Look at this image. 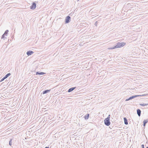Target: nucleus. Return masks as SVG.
I'll return each mask as SVG.
<instances>
[{
    "instance_id": "1",
    "label": "nucleus",
    "mask_w": 148,
    "mask_h": 148,
    "mask_svg": "<svg viewBox=\"0 0 148 148\" xmlns=\"http://www.w3.org/2000/svg\"><path fill=\"white\" fill-rule=\"evenodd\" d=\"M116 45L114 46V47H112L110 48L111 49H113L116 48H120L123 47L125 46L126 43L125 42H118L116 43Z\"/></svg>"
},
{
    "instance_id": "2",
    "label": "nucleus",
    "mask_w": 148,
    "mask_h": 148,
    "mask_svg": "<svg viewBox=\"0 0 148 148\" xmlns=\"http://www.w3.org/2000/svg\"><path fill=\"white\" fill-rule=\"evenodd\" d=\"M104 123L106 125L109 126L110 124V119L108 118H106L104 120Z\"/></svg>"
},
{
    "instance_id": "3",
    "label": "nucleus",
    "mask_w": 148,
    "mask_h": 148,
    "mask_svg": "<svg viewBox=\"0 0 148 148\" xmlns=\"http://www.w3.org/2000/svg\"><path fill=\"white\" fill-rule=\"evenodd\" d=\"M36 2L32 3V5L30 6V8L31 10L35 9L36 7V3H35Z\"/></svg>"
},
{
    "instance_id": "4",
    "label": "nucleus",
    "mask_w": 148,
    "mask_h": 148,
    "mask_svg": "<svg viewBox=\"0 0 148 148\" xmlns=\"http://www.w3.org/2000/svg\"><path fill=\"white\" fill-rule=\"evenodd\" d=\"M71 21V17L68 16H67L65 18V23H69Z\"/></svg>"
},
{
    "instance_id": "5",
    "label": "nucleus",
    "mask_w": 148,
    "mask_h": 148,
    "mask_svg": "<svg viewBox=\"0 0 148 148\" xmlns=\"http://www.w3.org/2000/svg\"><path fill=\"white\" fill-rule=\"evenodd\" d=\"M34 52L32 51H28L26 53L29 56H30L33 54Z\"/></svg>"
},
{
    "instance_id": "6",
    "label": "nucleus",
    "mask_w": 148,
    "mask_h": 148,
    "mask_svg": "<svg viewBox=\"0 0 148 148\" xmlns=\"http://www.w3.org/2000/svg\"><path fill=\"white\" fill-rule=\"evenodd\" d=\"M140 95H134V96H131L129 98V99H130V100H131L132 99H133L136 97H139V96H140Z\"/></svg>"
},
{
    "instance_id": "7",
    "label": "nucleus",
    "mask_w": 148,
    "mask_h": 148,
    "mask_svg": "<svg viewBox=\"0 0 148 148\" xmlns=\"http://www.w3.org/2000/svg\"><path fill=\"white\" fill-rule=\"evenodd\" d=\"M76 87H71L68 90V92H69L72 91L73 90H74L75 88Z\"/></svg>"
},
{
    "instance_id": "8",
    "label": "nucleus",
    "mask_w": 148,
    "mask_h": 148,
    "mask_svg": "<svg viewBox=\"0 0 148 148\" xmlns=\"http://www.w3.org/2000/svg\"><path fill=\"white\" fill-rule=\"evenodd\" d=\"M50 90H51V89H50V90H44L43 92L42 93L43 94H45L47 93H48L49 92Z\"/></svg>"
},
{
    "instance_id": "9",
    "label": "nucleus",
    "mask_w": 148,
    "mask_h": 148,
    "mask_svg": "<svg viewBox=\"0 0 148 148\" xmlns=\"http://www.w3.org/2000/svg\"><path fill=\"white\" fill-rule=\"evenodd\" d=\"M137 114L139 116H140L141 114V110L139 109H137Z\"/></svg>"
},
{
    "instance_id": "10",
    "label": "nucleus",
    "mask_w": 148,
    "mask_h": 148,
    "mask_svg": "<svg viewBox=\"0 0 148 148\" xmlns=\"http://www.w3.org/2000/svg\"><path fill=\"white\" fill-rule=\"evenodd\" d=\"M124 123L125 125H127L128 124V121L126 117L124 118Z\"/></svg>"
},
{
    "instance_id": "11",
    "label": "nucleus",
    "mask_w": 148,
    "mask_h": 148,
    "mask_svg": "<svg viewBox=\"0 0 148 148\" xmlns=\"http://www.w3.org/2000/svg\"><path fill=\"white\" fill-rule=\"evenodd\" d=\"M45 73L43 72H36V75H43L45 74Z\"/></svg>"
},
{
    "instance_id": "12",
    "label": "nucleus",
    "mask_w": 148,
    "mask_h": 148,
    "mask_svg": "<svg viewBox=\"0 0 148 148\" xmlns=\"http://www.w3.org/2000/svg\"><path fill=\"white\" fill-rule=\"evenodd\" d=\"M89 116V114H87L86 115H85L84 116V118L85 119H88Z\"/></svg>"
},
{
    "instance_id": "13",
    "label": "nucleus",
    "mask_w": 148,
    "mask_h": 148,
    "mask_svg": "<svg viewBox=\"0 0 148 148\" xmlns=\"http://www.w3.org/2000/svg\"><path fill=\"white\" fill-rule=\"evenodd\" d=\"M139 104L142 106H147L148 105V103H139Z\"/></svg>"
},
{
    "instance_id": "14",
    "label": "nucleus",
    "mask_w": 148,
    "mask_h": 148,
    "mask_svg": "<svg viewBox=\"0 0 148 148\" xmlns=\"http://www.w3.org/2000/svg\"><path fill=\"white\" fill-rule=\"evenodd\" d=\"M5 35L4 34H3L2 36V37H1V38L2 39H3L4 40H5V39L6 38V37H5Z\"/></svg>"
},
{
    "instance_id": "15",
    "label": "nucleus",
    "mask_w": 148,
    "mask_h": 148,
    "mask_svg": "<svg viewBox=\"0 0 148 148\" xmlns=\"http://www.w3.org/2000/svg\"><path fill=\"white\" fill-rule=\"evenodd\" d=\"M9 32V31L8 30H6L5 32V33H4V34L5 35V36H7L8 34V32Z\"/></svg>"
},
{
    "instance_id": "16",
    "label": "nucleus",
    "mask_w": 148,
    "mask_h": 148,
    "mask_svg": "<svg viewBox=\"0 0 148 148\" xmlns=\"http://www.w3.org/2000/svg\"><path fill=\"white\" fill-rule=\"evenodd\" d=\"M148 122V119H147L146 120H144L143 121V123H144L146 124Z\"/></svg>"
},
{
    "instance_id": "17",
    "label": "nucleus",
    "mask_w": 148,
    "mask_h": 148,
    "mask_svg": "<svg viewBox=\"0 0 148 148\" xmlns=\"http://www.w3.org/2000/svg\"><path fill=\"white\" fill-rule=\"evenodd\" d=\"M11 75L10 74V73H8L7 74L5 75V76H6V77H7V78L10 75Z\"/></svg>"
},
{
    "instance_id": "18",
    "label": "nucleus",
    "mask_w": 148,
    "mask_h": 148,
    "mask_svg": "<svg viewBox=\"0 0 148 148\" xmlns=\"http://www.w3.org/2000/svg\"><path fill=\"white\" fill-rule=\"evenodd\" d=\"M12 140H10L9 143V144L10 146H11L12 145Z\"/></svg>"
},
{
    "instance_id": "19",
    "label": "nucleus",
    "mask_w": 148,
    "mask_h": 148,
    "mask_svg": "<svg viewBox=\"0 0 148 148\" xmlns=\"http://www.w3.org/2000/svg\"><path fill=\"white\" fill-rule=\"evenodd\" d=\"M97 23H98L97 21H96V22H95V25L96 26H97Z\"/></svg>"
},
{
    "instance_id": "20",
    "label": "nucleus",
    "mask_w": 148,
    "mask_h": 148,
    "mask_svg": "<svg viewBox=\"0 0 148 148\" xmlns=\"http://www.w3.org/2000/svg\"><path fill=\"white\" fill-rule=\"evenodd\" d=\"M5 79L3 78H2L0 80V82H1L3 81Z\"/></svg>"
},
{
    "instance_id": "21",
    "label": "nucleus",
    "mask_w": 148,
    "mask_h": 148,
    "mask_svg": "<svg viewBox=\"0 0 148 148\" xmlns=\"http://www.w3.org/2000/svg\"><path fill=\"white\" fill-rule=\"evenodd\" d=\"M147 95H148V94H143L142 95H140V96H146Z\"/></svg>"
},
{
    "instance_id": "22",
    "label": "nucleus",
    "mask_w": 148,
    "mask_h": 148,
    "mask_svg": "<svg viewBox=\"0 0 148 148\" xmlns=\"http://www.w3.org/2000/svg\"><path fill=\"white\" fill-rule=\"evenodd\" d=\"M141 147L142 148H144V145H141Z\"/></svg>"
},
{
    "instance_id": "23",
    "label": "nucleus",
    "mask_w": 148,
    "mask_h": 148,
    "mask_svg": "<svg viewBox=\"0 0 148 148\" xmlns=\"http://www.w3.org/2000/svg\"><path fill=\"white\" fill-rule=\"evenodd\" d=\"M110 115L109 114V115L108 116V117L107 118H108L109 119H110Z\"/></svg>"
},
{
    "instance_id": "24",
    "label": "nucleus",
    "mask_w": 148,
    "mask_h": 148,
    "mask_svg": "<svg viewBox=\"0 0 148 148\" xmlns=\"http://www.w3.org/2000/svg\"><path fill=\"white\" fill-rule=\"evenodd\" d=\"M129 100H130V99H129V98H128V99H126L125 100V101H129Z\"/></svg>"
},
{
    "instance_id": "25",
    "label": "nucleus",
    "mask_w": 148,
    "mask_h": 148,
    "mask_svg": "<svg viewBox=\"0 0 148 148\" xmlns=\"http://www.w3.org/2000/svg\"><path fill=\"white\" fill-rule=\"evenodd\" d=\"M3 78L4 79H5L7 78V77H6L5 76Z\"/></svg>"
},
{
    "instance_id": "26",
    "label": "nucleus",
    "mask_w": 148,
    "mask_h": 148,
    "mask_svg": "<svg viewBox=\"0 0 148 148\" xmlns=\"http://www.w3.org/2000/svg\"><path fill=\"white\" fill-rule=\"evenodd\" d=\"M145 125H146V124H145V123H143V126H144V127H145Z\"/></svg>"
},
{
    "instance_id": "27",
    "label": "nucleus",
    "mask_w": 148,
    "mask_h": 148,
    "mask_svg": "<svg viewBox=\"0 0 148 148\" xmlns=\"http://www.w3.org/2000/svg\"><path fill=\"white\" fill-rule=\"evenodd\" d=\"M45 148H49V147H46Z\"/></svg>"
},
{
    "instance_id": "28",
    "label": "nucleus",
    "mask_w": 148,
    "mask_h": 148,
    "mask_svg": "<svg viewBox=\"0 0 148 148\" xmlns=\"http://www.w3.org/2000/svg\"><path fill=\"white\" fill-rule=\"evenodd\" d=\"M146 148H148V146Z\"/></svg>"
},
{
    "instance_id": "29",
    "label": "nucleus",
    "mask_w": 148,
    "mask_h": 148,
    "mask_svg": "<svg viewBox=\"0 0 148 148\" xmlns=\"http://www.w3.org/2000/svg\"><path fill=\"white\" fill-rule=\"evenodd\" d=\"M79 0H77V1H79Z\"/></svg>"
}]
</instances>
